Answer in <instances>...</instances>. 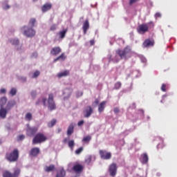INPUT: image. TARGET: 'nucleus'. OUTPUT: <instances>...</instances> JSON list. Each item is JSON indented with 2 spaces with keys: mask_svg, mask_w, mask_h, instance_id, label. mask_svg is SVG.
Returning <instances> with one entry per match:
<instances>
[{
  "mask_svg": "<svg viewBox=\"0 0 177 177\" xmlns=\"http://www.w3.org/2000/svg\"><path fill=\"white\" fill-rule=\"evenodd\" d=\"M15 106H16V101L15 100H11L8 102L6 97L0 98V118L5 120L8 113H9Z\"/></svg>",
  "mask_w": 177,
  "mask_h": 177,
  "instance_id": "1",
  "label": "nucleus"
},
{
  "mask_svg": "<svg viewBox=\"0 0 177 177\" xmlns=\"http://www.w3.org/2000/svg\"><path fill=\"white\" fill-rule=\"evenodd\" d=\"M41 102L44 107L48 106L50 111L56 110V104H55V101L53 100V94H49L48 100L46 98H42Z\"/></svg>",
  "mask_w": 177,
  "mask_h": 177,
  "instance_id": "2",
  "label": "nucleus"
},
{
  "mask_svg": "<svg viewBox=\"0 0 177 177\" xmlns=\"http://www.w3.org/2000/svg\"><path fill=\"white\" fill-rule=\"evenodd\" d=\"M21 31L24 35L28 38H32L35 35V30L32 28H30L27 26H23L21 28Z\"/></svg>",
  "mask_w": 177,
  "mask_h": 177,
  "instance_id": "3",
  "label": "nucleus"
},
{
  "mask_svg": "<svg viewBox=\"0 0 177 177\" xmlns=\"http://www.w3.org/2000/svg\"><path fill=\"white\" fill-rule=\"evenodd\" d=\"M19 158V151L17 149L14 150L10 153L6 154V159L10 161V162H13L15 161H17Z\"/></svg>",
  "mask_w": 177,
  "mask_h": 177,
  "instance_id": "4",
  "label": "nucleus"
},
{
  "mask_svg": "<svg viewBox=\"0 0 177 177\" xmlns=\"http://www.w3.org/2000/svg\"><path fill=\"white\" fill-rule=\"evenodd\" d=\"M45 140H46V137L43 133H39L33 138L32 143L37 145V143H42Z\"/></svg>",
  "mask_w": 177,
  "mask_h": 177,
  "instance_id": "5",
  "label": "nucleus"
},
{
  "mask_svg": "<svg viewBox=\"0 0 177 177\" xmlns=\"http://www.w3.org/2000/svg\"><path fill=\"white\" fill-rule=\"evenodd\" d=\"M131 52V48L126 47L123 50H118L116 53L119 55L120 59H127V55Z\"/></svg>",
  "mask_w": 177,
  "mask_h": 177,
  "instance_id": "6",
  "label": "nucleus"
},
{
  "mask_svg": "<svg viewBox=\"0 0 177 177\" xmlns=\"http://www.w3.org/2000/svg\"><path fill=\"white\" fill-rule=\"evenodd\" d=\"M93 114V109L91 106H87L83 111V115L85 118H89L91 115Z\"/></svg>",
  "mask_w": 177,
  "mask_h": 177,
  "instance_id": "7",
  "label": "nucleus"
},
{
  "mask_svg": "<svg viewBox=\"0 0 177 177\" xmlns=\"http://www.w3.org/2000/svg\"><path fill=\"white\" fill-rule=\"evenodd\" d=\"M99 153L102 160H110L111 158V152H107L106 150H100Z\"/></svg>",
  "mask_w": 177,
  "mask_h": 177,
  "instance_id": "8",
  "label": "nucleus"
},
{
  "mask_svg": "<svg viewBox=\"0 0 177 177\" xmlns=\"http://www.w3.org/2000/svg\"><path fill=\"white\" fill-rule=\"evenodd\" d=\"M108 59L109 63H110V62H113V63H118V61L120 59H121V57H120V54L116 53V55H109Z\"/></svg>",
  "mask_w": 177,
  "mask_h": 177,
  "instance_id": "9",
  "label": "nucleus"
},
{
  "mask_svg": "<svg viewBox=\"0 0 177 177\" xmlns=\"http://www.w3.org/2000/svg\"><path fill=\"white\" fill-rule=\"evenodd\" d=\"M109 171L111 176L114 177L115 175H117V164L112 163L109 166Z\"/></svg>",
  "mask_w": 177,
  "mask_h": 177,
  "instance_id": "10",
  "label": "nucleus"
},
{
  "mask_svg": "<svg viewBox=\"0 0 177 177\" xmlns=\"http://www.w3.org/2000/svg\"><path fill=\"white\" fill-rule=\"evenodd\" d=\"M38 131V128L37 127H30L28 124V128L26 129V135L28 136H32L35 133H37V131Z\"/></svg>",
  "mask_w": 177,
  "mask_h": 177,
  "instance_id": "11",
  "label": "nucleus"
},
{
  "mask_svg": "<svg viewBox=\"0 0 177 177\" xmlns=\"http://www.w3.org/2000/svg\"><path fill=\"white\" fill-rule=\"evenodd\" d=\"M149 31V26L147 24H143L139 26V28L138 29V32L139 34H145V32H147Z\"/></svg>",
  "mask_w": 177,
  "mask_h": 177,
  "instance_id": "12",
  "label": "nucleus"
},
{
  "mask_svg": "<svg viewBox=\"0 0 177 177\" xmlns=\"http://www.w3.org/2000/svg\"><path fill=\"white\" fill-rule=\"evenodd\" d=\"M60 52H62L60 47H55L51 49L50 54L53 55V56H57Z\"/></svg>",
  "mask_w": 177,
  "mask_h": 177,
  "instance_id": "13",
  "label": "nucleus"
},
{
  "mask_svg": "<svg viewBox=\"0 0 177 177\" xmlns=\"http://www.w3.org/2000/svg\"><path fill=\"white\" fill-rule=\"evenodd\" d=\"M72 93H73V90L71 88L64 89L63 92L64 99H68V97H70Z\"/></svg>",
  "mask_w": 177,
  "mask_h": 177,
  "instance_id": "14",
  "label": "nucleus"
},
{
  "mask_svg": "<svg viewBox=\"0 0 177 177\" xmlns=\"http://www.w3.org/2000/svg\"><path fill=\"white\" fill-rule=\"evenodd\" d=\"M75 127V123H71L67 129V135L70 136L74 133V127Z\"/></svg>",
  "mask_w": 177,
  "mask_h": 177,
  "instance_id": "15",
  "label": "nucleus"
},
{
  "mask_svg": "<svg viewBox=\"0 0 177 177\" xmlns=\"http://www.w3.org/2000/svg\"><path fill=\"white\" fill-rule=\"evenodd\" d=\"M8 43L14 46H17L20 44V41L17 38H10L8 39Z\"/></svg>",
  "mask_w": 177,
  "mask_h": 177,
  "instance_id": "16",
  "label": "nucleus"
},
{
  "mask_svg": "<svg viewBox=\"0 0 177 177\" xmlns=\"http://www.w3.org/2000/svg\"><path fill=\"white\" fill-rule=\"evenodd\" d=\"M1 5H2V8L3 9V10H8L10 9V5H9L8 0H4L1 3Z\"/></svg>",
  "mask_w": 177,
  "mask_h": 177,
  "instance_id": "17",
  "label": "nucleus"
},
{
  "mask_svg": "<svg viewBox=\"0 0 177 177\" xmlns=\"http://www.w3.org/2000/svg\"><path fill=\"white\" fill-rule=\"evenodd\" d=\"M69 74H70V71H64L62 72L59 73L57 75V77L58 78H63V77H67V75H69Z\"/></svg>",
  "mask_w": 177,
  "mask_h": 177,
  "instance_id": "18",
  "label": "nucleus"
},
{
  "mask_svg": "<svg viewBox=\"0 0 177 177\" xmlns=\"http://www.w3.org/2000/svg\"><path fill=\"white\" fill-rule=\"evenodd\" d=\"M39 154V148H33L30 151V155L32 156L33 157H37Z\"/></svg>",
  "mask_w": 177,
  "mask_h": 177,
  "instance_id": "19",
  "label": "nucleus"
},
{
  "mask_svg": "<svg viewBox=\"0 0 177 177\" xmlns=\"http://www.w3.org/2000/svg\"><path fill=\"white\" fill-rule=\"evenodd\" d=\"M51 8H52V4L46 3L42 6L41 10L42 12H48V10H50Z\"/></svg>",
  "mask_w": 177,
  "mask_h": 177,
  "instance_id": "20",
  "label": "nucleus"
},
{
  "mask_svg": "<svg viewBox=\"0 0 177 177\" xmlns=\"http://www.w3.org/2000/svg\"><path fill=\"white\" fill-rule=\"evenodd\" d=\"M83 30H84V34H86V31H88L89 28V21L88 20H86L84 23L83 24Z\"/></svg>",
  "mask_w": 177,
  "mask_h": 177,
  "instance_id": "21",
  "label": "nucleus"
},
{
  "mask_svg": "<svg viewBox=\"0 0 177 177\" xmlns=\"http://www.w3.org/2000/svg\"><path fill=\"white\" fill-rule=\"evenodd\" d=\"M66 55H64V53H62L59 57H57V58H55L54 59V63H56V62L60 60V62H64V60H66Z\"/></svg>",
  "mask_w": 177,
  "mask_h": 177,
  "instance_id": "22",
  "label": "nucleus"
},
{
  "mask_svg": "<svg viewBox=\"0 0 177 177\" xmlns=\"http://www.w3.org/2000/svg\"><path fill=\"white\" fill-rule=\"evenodd\" d=\"M153 45H154V42L150 39H147L143 43V46L145 48H147V46H153Z\"/></svg>",
  "mask_w": 177,
  "mask_h": 177,
  "instance_id": "23",
  "label": "nucleus"
},
{
  "mask_svg": "<svg viewBox=\"0 0 177 177\" xmlns=\"http://www.w3.org/2000/svg\"><path fill=\"white\" fill-rule=\"evenodd\" d=\"M73 171H75V172H81V171H82V169H84V167H82V165H76L73 166Z\"/></svg>",
  "mask_w": 177,
  "mask_h": 177,
  "instance_id": "24",
  "label": "nucleus"
},
{
  "mask_svg": "<svg viewBox=\"0 0 177 177\" xmlns=\"http://www.w3.org/2000/svg\"><path fill=\"white\" fill-rule=\"evenodd\" d=\"M142 159L141 160V162L142 164H147L149 162V156H147V153H144L142 155Z\"/></svg>",
  "mask_w": 177,
  "mask_h": 177,
  "instance_id": "25",
  "label": "nucleus"
},
{
  "mask_svg": "<svg viewBox=\"0 0 177 177\" xmlns=\"http://www.w3.org/2000/svg\"><path fill=\"white\" fill-rule=\"evenodd\" d=\"M66 176V170L62 167L59 171L57 173L56 177Z\"/></svg>",
  "mask_w": 177,
  "mask_h": 177,
  "instance_id": "26",
  "label": "nucleus"
},
{
  "mask_svg": "<svg viewBox=\"0 0 177 177\" xmlns=\"http://www.w3.org/2000/svg\"><path fill=\"white\" fill-rule=\"evenodd\" d=\"M106 106V102L103 101L102 102H101L98 106V111L99 113H102L103 112V110H104V107Z\"/></svg>",
  "mask_w": 177,
  "mask_h": 177,
  "instance_id": "27",
  "label": "nucleus"
},
{
  "mask_svg": "<svg viewBox=\"0 0 177 177\" xmlns=\"http://www.w3.org/2000/svg\"><path fill=\"white\" fill-rule=\"evenodd\" d=\"M36 23H37V19H35V18H32L29 21L28 26H30L31 28L35 27Z\"/></svg>",
  "mask_w": 177,
  "mask_h": 177,
  "instance_id": "28",
  "label": "nucleus"
},
{
  "mask_svg": "<svg viewBox=\"0 0 177 177\" xmlns=\"http://www.w3.org/2000/svg\"><path fill=\"white\" fill-rule=\"evenodd\" d=\"M53 169H55V165H53L45 167L46 172H52Z\"/></svg>",
  "mask_w": 177,
  "mask_h": 177,
  "instance_id": "29",
  "label": "nucleus"
},
{
  "mask_svg": "<svg viewBox=\"0 0 177 177\" xmlns=\"http://www.w3.org/2000/svg\"><path fill=\"white\" fill-rule=\"evenodd\" d=\"M66 33H67V29L60 31L59 32V37H61L62 39L64 38V37H66Z\"/></svg>",
  "mask_w": 177,
  "mask_h": 177,
  "instance_id": "30",
  "label": "nucleus"
},
{
  "mask_svg": "<svg viewBox=\"0 0 177 177\" xmlns=\"http://www.w3.org/2000/svg\"><path fill=\"white\" fill-rule=\"evenodd\" d=\"M3 176V177H15V176H13V174L8 171H4Z\"/></svg>",
  "mask_w": 177,
  "mask_h": 177,
  "instance_id": "31",
  "label": "nucleus"
},
{
  "mask_svg": "<svg viewBox=\"0 0 177 177\" xmlns=\"http://www.w3.org/2000/svg\"><path fill=\"white\" fill-rule=\"evenodd\" d=\"M17 93V89H16V88H12L10 91V94L11 96H16Z\"/></svg>",
  "mask_w": 177,
  "mask_h": 177,
  "instance_id": "32",
  "label": "nucleus"
},
{
  "mask_svg": "<svg viewBox=\"0 0 177 177\" xmlns=\"http://www.w3.org/2000/svg\"><path fill=\"white\" fill-rule=\"evenodd\" d=\"M92 161V156L89 155L86 157V158L85 159V162L89 165V164H91V162Z\"/></svg>",
  "mask_w": 177,
  "mask_h": 177,
  "instance_id": "33",
  "label": "nucleus"
},
{
  "mask_svg": "<svg viewBox=\"0 0 177 177\" xmlns=\"http://www.w3.org/2000/svg\"><path fill=\"white\" fill-rule=\"evenodd\" d=\"M25 118L28 121H31V120H32V114H31V113H26Z\"/></svg>",
  "mask_w": 177,
  "mask_h": 177,
  "instance_id": "34",
  "label": "nucleus"
},
{
  "mask_svg": "<svg viewBox=\"0 0 177 177\" xmlns=\"http://www.w3.org/2000/svg\"><path fill=\"white\" fill-rule=\"evenodd\" d=\"M39 74H41V72H39V71H35L32 76V78H38V77H39Z\"/></svg>",
  "mask_w": 177,
  "mask_h": 177,
  "instance_id": "35",
  "label": "nucleus"
},
{
  "mask_svg": "<svg viewBox=\"0 0 177 177\" xmlns=\"http://www.w3.org/2000/svg\"><path fill=\"white\" fill-rule=\"evenodd\" d=\"M14 177H17L19 175H20V169H15L14 174H12Z\"/></svg>",
  "mask_w": 177,
  "mask_h": 177,
  "instance_id": "36",
  "label": "nucleus"
},
{
  "mask_svg": "<svg viewBox=\"0 0 177 177\" xmlns=\"http://www.w3.org/2000/svg\"><path fill=\"white\" fill-rule=\"evenodd\" d=\"M75 143L73 140H71L68 142V147H70L73 150V147H74Z\"/></svg>",
  "mask_w": 177,
  "mask_h": 177,
  "instance_id": "37",
  "label": "nucleus"
},
{
  "mask_svg": "<svg viewBox=\"0 0 177 177\" xmlns=\"http://www.w3.org/2000/svg\"><path fill=\"white\" fill-rule=\"evenodd\" d=\"M55 124H56V120H53L48 124V126L49 128H52V127H53Z\"/></svg>",
  "mask_w": 177,
  "mask_h": 177,
  "instance_id": "38",
  "label": "nucleus"
},
{
  "mask_svg": "<svg viewBox=\"0 0 177 177\" xmlns=\"http://www.w3.org/2000/svg\"><path fill=\"white\" fill-rule=\"evenodd\" d=\"M91 139H92V138H91V136H87L84 137L82 140H83V142H85L86 143H87V142H89Z\"/></svg>",
  "mask_w": 177,
  "mask_h": 177,
  "instance_id": "39",
  "label": "nucleus"
},
{
  "mask_svg": "<svg viewBox=\"0 0 177 177\" xmlns=\"http://www.w3.org/2000/svg\"><path fill=\"white\" fill-rule=\"evenodd\" d=\"M19 80L21 81L22 82H26L27 81V77L26 76H19Z\"/></svg>",
  "mask_w": 177,
  "mask_h": 177,
  "instance_id": "40",
  "label": "nucleus"
},
{
  "mask_svg": "<svg viewBox=\"0 0 177 177\" xmlns=\"http://www.w3.org/2000/svg\"><path fill=\"white\" fill-rule=\"evenodd\" d=\"M83 151H84V148L80 147L75 151V154H77V155L81 154V153H82Z\"/></svg>",
  "mask_w": 177,
  "mask_h": 177,
  "instance_id": "41",
  "label": "nucleus"
},
{
  "mask_svg": "<svg viewBox=\"0 0 177 177\" xmlns=\"http://www.w3.org/2000/svg\"><path fill=\"white\" fill-rule=\"evenodd\" d=\"M31 97L32 99H35L37 97V91H32L30 93Z\"/></svg>",
  "mask_w": 177,
  "mask_h": 177,
  "instance_id": "42",
  "label": "nucleus"
},
{
  "mask_svg": "<svg viewBox=\"0 0 177 177\" xmlns=\"http://www.w3.org/2000/svg\"><path fill=\"white\" fill-rule=\"evenodd\" d=\"M115 89H120L121 88V82H118L115 84Z\"/></svg>",
  "mask_w": 177,
  "mask_h": 177,
  "instance_id": "43",
  "label": "nucleus"
},
{
  "mask_svg": "<svg viewBox=\"0 0 177 177\" xmlns=\"http://www.w3.org/2000/svg\"><path fill=\"white\" fill-rule=\"evenodd\" d=\"M56 28H57V26H56V24H53L50 26V31H55Z\"/></svg>",
  "mask_w": 177,
  "mask_h": 177,
  "instance_id": "44",
  "label": "nucleus"
},
{
  "mask_svg": "<svg viewBox=\"0 0 177 177\" xmlns=\"http://www.w3.org/2000/svg\"><path fill=\"white\" fill-rule=\"evenodd\" d=\"M99 102H100L99 100L96 99V100H95V102L93 103V106L94 107H96V106H97V104H99Z\"/></svg>",
  "mask_w": 177,
  "mask_h": 177,
  "instance_id": "45",
  "label": "nucleus"
},
{
  "mask_svg": "<svg viewBox=\"0 0 177 177\" xmlns=\"http://www.w3.org/2000/svg\"><path fill=\"white\" fill-rule=\"evenodd\" d=\"M82 95H83L82 91H77V92L76 93V96H77V97H80V96H82Z\"/></svg>",
  "mask_w": 177,
  "mask_h": 177,
  "instance_id": "46",
  "label": "nucleus"
},
{
  "mask_svg": "<svg viewBox=\"0 0 177 177\" xmlns=\"http://www.w3.org/2000/svg\"><path fill=\"white\" fill-rule=\"evenodd\" d=\"M165 84H162L161 91H162V92L167 91V89H165Z\"/></svg>",
  "mask_w": 177,
  "mask_h": 177,
  "instance_id": "47",
  "label": "nucleus"
},
{
  "mask_svg": "<svg viewBox=\"0 0 177 177\" xmlns=\"http://www.w3.org/2000/svg\"><path fill=\"white\" fill-rule=\"evenodd\" d=\"M84 122H85L84 120H81V121L78 122V123H77L78 127H82V125H84Z\"/></svg>",
  "mask_w": 177,
  "mask_h": 177,
  "instance_id": "48",
  "label": "nucleus"
},
{
  "mask_svg": "<svg viewBox=\"0 0 177 177\" xmlns=\"http://www.w3.org/2000/svg\"><path fill=\"white\" fill-rule=\"evenodd\" d=\"M0 93H1V94L6 93V88H1L0 89Z\"/></svg>",
  "mask_w": 177,
  "mask_h": 177,
  "instance_id": "49",
  "label": "nucleus"
},
{
  "mask_svg": "<svg viewBox=\"0 0 177 177\" xmlns=\"http://www.w3.org/2000/svg\"><path fill=\"white\" fill-rule=\"evenodd\" d=\"M113 111L115 114H118V113H120V109L118 108H115Z\"/></svg>",
  "mask_w": 177,
  "mask_h": 177,
  "instance_id": "50",
  "label": "nucleus"
},
{
  "mask_svg": "<svg viewBox=\"0 0 177 177\" xmlns=\"http://www.w3.org/2000/svg\"><path fill=\"white\" fill-rule=\"evenodd\" d=\"M25 138H26V136L24 135H21L19 136V140H23Z\"/></svg>",
  "mask_w": 177,
  "mask_h": 177,
  "instance_id": "51",
  "label": "nucleus"
},
{
  "mask_svg": "<svg viewBox=\"0 0 177 177\" xmlns=\"http://www.w3.org/2000/svg\"><path fill=\"white\" fill-rule=\"evenodd\" d=\"M155 17H156V19H157V17H161V14L160 12H157L155 15Z\"/></svg>",
  "mask_w": 177,
  "mask_h": 177,
  "instance_id": "52",
  "label": "nucleus"
},
{
  "mask_svg": "<svg viewBox=\"0 0 177 177\" xmlns=\"http://www.w3.org/2000/svg\"><path fill=\"white\" fill-rule=\"evenodd\" d=\"M138 0H130V5H133V3H135V2H136Z\"/></svg>",
  "mask_w": 177,
  "mask_h": 177,
  "instance_id": "53",
  "label": "nucleus"
},
{
  "mask_svg": "<svg viewBox=\"0 0 177 177\" xmlns=\"http://www.w3.org/2000/svg\"><path fill=\"white\" fill-rule=\"evenodd\" d=\"M141 62H142V63H146V62H147L146 58H145V57H141Z\"/></svg>",
  "mask_w": 177,
  "mask_h": 177,
  "instance_id": "54",
  "label": "nucleus"
},
{
  "mask_svg": "<svg viewBox=\"0 0 177 177\" xmlns=\"http://www.w3.org/2000/svg\"><path fill=\"white\" fill-rule=\"evenodd\" d=\"M32 57H37V56H38V53H33L32 55Z\"/></svg>",
  "mask_w": 177,
  "mask_h": 177,
  "instance_id": "55",
  "label": "nucleus"
},
{
  "mask_svg": "<svg viewBox=\"0 0 177 177\" xmlns=\"http://www.w3.org/2000/svg\"><path fill=\"white\" fill-rule=\"evenodd\" d=\"M90 44L91 46L95 45V40H91Z\"/></svg>",
  "mask_w": 177,
  "mask_h": 177,
  "instance_id": "56",
  "label": "nucleus"
},
{
  "mask_svg": "<svg viewBox=\"0 0 177 177\" xmlns=\"http://www.w3.org/2000/svg\"><path fill=\"white\" fill-rule=\"evenodd\" d=\"M68 141V139L65 138V139L64 140V143H67Z\"/></svg>",
  "mask_w": 177,
  "mask_h": 177,
  "instance_id": "57",
  "label": "nucleus"
},
{
  "mask_svg": "<svg viewBox=\"0 0 177 177\" xmlns=\"http://www.w3.org/2000/svg\"><path fill=\"white\" fill-rule=\"evenodd\" d=\"M39 102H41V100H39L36 102V104H39Z\"/></svg>",
  "mask_w": 177,
  "mask_h": 177,
  "instance_id": "58",
  "label": "nucleus"
},
{
  "mask_svg": "<svg viewBox=\"0 0 177 177\" xmlns=\"http://www.w3.org/2000/svg\"><path fill=\"white\" fill-rule=\"evenodd\" d=\"M96 159V157L95 156H94V160H95Z\"/></svg>",
  "mask_w": 177,
  "mask_h": 177,
  "instance_id": "59",
  "label": "nucleus"
},
{
  "mask_svg": "<svg viewBox=\"0 0 177 177\" xmlns=\"http://www.w3.org/2000/svg\"><path fill=\"white\" fill-rule=\"evenodd\" d=\"M34 1V2H35V1H37V0H33Z\"/></svg>",
  "mask_w": 177,
  "mask_h": 177,
  "instance_id": "60",
  "label": "nucleus"
},
{
  "mask_svg": "<svg viewBox=\"0 0 177 177\" xmlns=\"http://www.w3.org/2000/svg\"><path fill=\"white\" fill-rule=\"evenodd\" d=\"M163 97H165V95H163Z\"/></svg>",
  "mask_w": 177,
  "mask_h": 177,
  "instance_id": "61",
  "label": "nucleus"
}]
</instances>
